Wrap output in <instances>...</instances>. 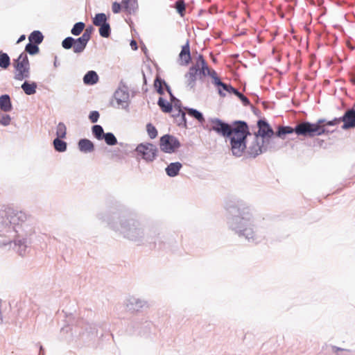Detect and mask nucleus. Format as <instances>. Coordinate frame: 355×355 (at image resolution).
I'll return each instance as SVG.
<instances>
[{
  "mask_svg": "<svg viewBox=\"0 0 355 355\" xmlns=\"http://www.w3.org/2000/svg\"><path fill=\"white\" fill-rule=\"evenodd\" d=\"M270 148L271 146L270 144L268 143V141L263 140L260 136L254 135L249 146L248 153L250 155L256 157Z\"/></svg>",
  "mask_w": 355,
  "mask_h": 355,
  "instance_id": "obj_5",
  "label": "nucleus"
},
{
  "mask_svg": "<svg viewBox=\"0 0 355 355\" xmlns=\"http://www.w3.org/2000/svg\"><path fill=\"white\" fill-rule=\"evenodd\" d=\"M258 127L259 130L257 133L255 134V136H260L263 140H267L268 143L270 144L274 135L273 130L266 121L262 120L258 121Z\"/></svg>",
  "mask_w": 355,
  "mask_h": 355,
  "instance_id": "obj_12",
  "label": "nucleus"
},
{
  "mask_svg": "<svg viewBox=\"0 0 355 355\" xmlns=\"http://www.w3.org/2000/svg\"><path fill=\"white\" fill-rule=\"evenodd\" d=\"M155 87L156 88H157V92L158 93H159L160 94H162L164 93V90H163V88L162 87V81L159 80V79H157L155 81Z\"/></svg>",
  "mask_w": 355,
  "mask_h": 355,
  "instance_id": "obj_46",
  "label": "nucleus"
},
{
  "mask_svg": "<svg viewBox=\"0 0 355 355\" xmlns=\"http://www.w3.org/2000/svg\"><path fill=\"white\" fill-rule=\"evenodd\" d=\"M6 245H9V248L12 247L21 256H24L26 253L27 245L25 241L19 240L17 243L12 241L11 244H7Z\"/></svg>",
  "mask_w": 355,
  "mask_h": 355,
  "instance_id": "obj_20",
  "label": "nucleus"
},
{
  "mask_svg": "<svg viewBox=\"0 0 355 355\" xmlns=\"http://www.w3.org/2000/svg\"><path fill=\"white\" fill-rule=\"evenodd\" d=\"M341 119L343 122V129L355 128V110L352 109L347 111Z\"/></svg>",
  "mask_w": 355,
  "mask_h": 355,
  "instance_id": "obj_14",
  "label": "nucleus"
},
{
  "mask_svg": "<svg viewBox=\"0 0 355 355\" xmlns=\"http://www.w3.org/2000/svg\"><path fill=\"white\" fill-rule=\"evenodd\" d=\"M294 131L298 135L313 137L315 135H322L324 132V129L323 127L318 124L306 122L297 125L295 129L288 126L280 127L278 130L277 135L279 137H282L284 135L292 133Z\"/></svg>",
  "mask_w": 355,
  "mask_h": 355,
  "instance_id": "obj_3",
  "label": "nucleus"
},
{
  "mask_svg": "<svg viewBox=\"0 0 355 355\" xmlns=\"http://www.w3.org/2000/svg\"><path fill=\"white\" fill-rule=\"evenodd\" d=\"M160 149L166 153H174L180 146L177 138L169 135H165L160 138Z\"/></svg>",
  "mask_w": 355,
  "mask_h": 355,
  "instance_id": "obj_8",
  "label": "nucleus"
},
{
  "mask_svg": "<svg viewBox=\"0 0 355 355\" xmlns=\"http://www.w3.org/2000/svg\"><path fill=\"white\" fill-rule=\"evenodd\" d=\"M0 108L4 112H10L12 110V104L8 95L4 94L0 96Z\"/></svg>",
  "mask_w": 355,
  "mask_h": 355,
  "instance_id": "obj_25",
  "label": "nucleus"
},
{
  "mask_svg": "<svg viewBox=\"0 0 355 355\" xmlns=\"http://www.w3.org/2000/svg\"><path fill=\"white\" fill-rule=\"evenodd\" d=\"M181 168H182V164L180 162L171 163L166 167V172L168 176L175 177L178 174Z\"/></svg>",
  "mask_w": 355,
  "mask_h": 355,
  "instance_id": "obj_23",
  "label": "nucleus"
},
{
  "mask_svg": "<svg viewBox=\"0 0 355 355\" xmlns=\"http://www.w3.org/2000/svg\"><path fill=\"white\" fill-rule=\"evenodd\" d=\"M25 38H26V36L24 35H21L20 37L18 39L17 43H20L21 42L24 40Z\"/></svg>",
  "mask_w": 355,
  "mask_h": 355,
  "instance_id": "obj_50",
  "label": "nucleus"
},
{
  "mask_svg": "<svg viewBox=\"0 0 355 355\" xmlns=\"http://www.w3.org/2000/svg\"><path fill=\"white\" fill-rule=\"evenodd\" d=\"M337 355H350V352L347 350L340 349L338 352Z\"/></svg>",
  "mask_w": 355,
  "mask_h": 355,
  "instance_id": "obj_48",
  "label": "nucleus"
},
{
  "mask_svg": "<svg viewBox=\"0 0 355 355\" xmlns=\"http://www.w3.org/2000/svg\"><path fill=\"white\" fill-rule=\"evenodd\" d=\"M175 8L178 13H180L182 16V12L185 9L184 3L183 1H178L175 3Z\"/></svg>",
  "mask_w": 355,
  "mask_h": 355,
  "instance_id": "obj_42",
  "label": "nucleus"
},
{
  "mask_svg": "<svg viewBox=\"0 0 355 355\" xmlns=\"http://www.w3.org/2000/svg\"><path fill=\"white\" fill-rule=\"evenodd\" d=\"M158 105L164 112H170L172 110V105L166 100L160 97L157 102Z\"/></svg>",
  "mask_w": 355,
  "mask_h": 355,
  "instance_id": "obj_31",
  "label": "nucleus"
},
{
  "mask_svg": "<svg viewBox=\"0 0 355 355\" xmlns=\"http://www.w3.org/2000/svg\"><path fill=\"white\" fill-rule=\"evenodd\" d=\"M11 119L8 114H0V123L3 125H8L10 124Z\"/></svg>",
  "mask_w": 355,
  "mask_h": 355,
  "instance_id": "obj_41",
  "label": "nucleus"
},
{
  "mask_svg": "<svg viewBox=\"0 0 355 355\" xmlns=\"http://www.w3.org/2000/svg\"><path fill=\"white\" fill-rule=\"evenodd\" d=\"M207 128L209 130H213L223 136H230L233 131V128L230 125L217 118L209 119Z\"/></svg>",
  "mask_w": 355,
  "mask_h": 355,
  "instance_id": "obj_6",
  "label": "nucleus"
},
{
  "mask_svg": "<svg viewBox=\"0 0 355 355\" xmlns=\"http://www.w3.org/2000/svg\"><path fill=\"white\" fill-rule=\"evenodd\" d=\"M10 64V59L8 55L0 51V67L2 69H7Z\"/></svg>",
  "mask_w": 355,
  "mask_h": 355,
  "instance_id": "obj_32",
  "label": "nucleus"
},
{
  "mask_svg": "<svg viewBox=\"0 0 355 355\" xmlns=\"http://www.w3.org/2000/svg\"><path fill=\"white\" fill-rule=\"evenodd\" d=\"M89 118L92 123H96L98 120L99 113L97 111H92L90 112Z\"/></svg>",
  "mask_w": 355,
  "mask_h": 355,
  "instance_id": "obj_44",
  "label": "nucleus"
},
{
  "mask_svg": "<svg viewBox=\"0 0 355 355\" xmlns=\"http://www.w3.org/2000/svg\"><path fill=\"white\" fill-rule=\"evenodd\" d=\"M98 80V76L94 71H88L83 78V82L85 85H92Z\"/></svg>",
  "mask_w": 355,
  "mask_h": 355,
  "instance_id": "obj_24",
  "label": "nucleus"
},
{
  "mask_svg": "<svg viewBox=\"0 0 355 355\" xmlns=\"http://www.w3.org/2000/svg\"><path fill=\"white\" fill-rule=\"evenodd\" d=\"M136 151L145 161L153 162L157 156V149L153 144L146 143L138 145Z\"/></svg>",
  "mask_w": 355,
  "mask_h": 355,
  "instance_id": "obj_7",
  "label": "nucleus"
},
{
  "mask_svg": "<svg viewBox=\"0 0 355 355\" xmlns=\"http://www.w3.org/2000/svg\"><path fill=\"white\" fill-rule=\"evenodd\" d=\"M25 50L31 55H35L39 52L38 46L35 44H33L31 42L26 46Z\"/></svg>",
  "mask_w": 355,
  "mask_h": 355,
  "instance_id": "obj_39",
  "label": "nucleus"
},
{
  "mask_svg": "<svg viewBox=\"0 0 355 355\" xmlns=\"http://www.w3.org/2000/svg\"><path fill=\"white\" fill-rule=\"evenodd\" d=\"M146 129L148 132V136L151 139H155L157 135V131L155 126H153L151 123H148L146 125Z\"/></svg>",
  "mask_w": 355,
  "mask_h": 355,
  "instance_id": "obj_40",
  "label": "nucleus"
},
{
  "mask_svg": "<svg viewBox=\"0 0 355 355\" xmlns=\"http://www.w3.org/2000/svg\"><path fill=\"white\" fill-rule=\"evenodd\" d=\"M248 223V218H245L244 217H236L232 219L231 225L233 229L242 232V234L244 235L248 241H250L253 239L252 230L250 228L242 229Z\"/></svg>",
  "mask_w": 355,
  "mask_h": 355,
  "instance_id": "obj_10",
  "label": "nucleus"
},
{
  "mask_svg": "<svg viewBox=\"0 0 355 355\" xmlns=\"http://www.w3.org/2000/svg\"><path fill=\"white\" fill-rule=\"evenodd\" d=\"M193 67L197 68L200 78H201L202 77H205L206 76H209L213 78L214 81L215 80V78L217 77L216 72L214 70H212L209 68L202 55H199L198 56L196 62L193 65Z\"/></svg>",
  "mask_w": 355,
  "mask_h": 355,
  "instance_id": "obj_9",
  "label": "nucleus"
},
{
  "mask_svg": "<svg viewBox=\"0 0 355 355\" xmlns=\"http://www.w3.org/2000/svg\"><path fill=\"white\" fill-rule=\"evenodd\" d=\"M198 78H199V74L197 68L193 66L190 67L189 72L185 75L187 86L193 89Z\"/></svg>",
  "mask_w": 355,
  "mask_h": 355,
  "instance_id": "obj_16",
  "label": "nucleus"
},
{
  "mask_svg": "<svg viewBox=\"0 0 355 355\" xmlns=\"http://www.w3.org/2000/svg\"><path fill=\"white\" fill-rule=\"evenodd\" d=\"M130 46L132 49L136 50L137 49V42L135 40H132L130 42Z\"/></svg>",
  "mask_w": 355,
  "mask_h": 355,
  "instance_id": "obj_49",
  "label": "nucleus"
},
{
  "mask_svg": "<svg viewBox=\"0 0 355 355\" xmlns=\"http://www.w3.org/2000/svg\"><path fill=\"white\" fill-rule=\"evenodd\" d=\"M187 110L190 116L196 119L199 122L203 123L205 121V119L202 113L199 111L192 108L187 109Z\"/></svg>",
  "mask_w": 355,
  "mask_h": 355,
  "instance_id": "obj_34",
  "label": "nucleus"
},
{
  "mask_svg": "<svg viewBox=\"0 0 355 355\" xmlns=\"http://www.w3.org/2000/svg\"><path fill=\"white\" fill-rule=\"evenodd\" d=\"M78 148L83 153H91L94 150V146L90 140L83 139L78 142Z\"/></svg>",
  "mask_w": 355,
  "mask_h": 355,
  "instance_id": "obj_21",
  "label": "nucleus"
},
{
  "mask_svg": "<svg viewBox=\"0 0 355 355\" xmlns=\"http://www.w3.org/2000/svg\"><path fill=\"white\" fill-rule=\"evenodd\" d=\"M85 28V24L83 22L76 23L72 28L71 32L73 35H79Z\"/></svg>",
  "mask_w": 355,
  "mask_h": 355,
  "instance_id": "obj_37",
  "label": "nucleus"
},
{
  "mask_svg": "<svg viewBox=\"0 0 355 355\" xmlns=\"http://www.w3.org/2000/svg\"><path fill=\"white\" fill-rule=\"evenodd\" d=\"M53 146L58 152H64L67 150V143L61 138H56L53 140Z\"/></svg>",
  "mask_w": 355,
  "mask_h": 355,
  "instance_id": "obj_30",
  "label": "nucleus"
},
{
  "mask_svg": "<svg viewBox=\"0 0 355 355\" xmlns=\"http://www.w3.org/2000/svg\"><path fill=\"white\" fill-rule=\"evenodd\" d=\"M125 306L129 311H138L147 306L146 301L134 296L129 297L125 301Z\"/></svg>",
  "mask_w": 355,
  "mask_h": 355,
  "instance_id": "obj_13",
  "label": "nucleus"
},
{
  "mask_svg": "<svg viewBox=\"0 0 355 355\" xmlns=\"http://www.w3.org/2000/svg\"><path fill=\"white\" fill-rule=\"evenodd\" d=\"M26 219V214L22 211L15 214L11 209L0 210V233L7 238L5 241H0V245L11 244L12 239L17 235L15 226L18 221H24Z\"/></svg>",
  "mask_w": 355,
  "mask_h": 355,
  "instance_id": "obj_1",
  "label": "nucleus"
},
{
  "mask_svg": "<svg viewBox=\"0 0 355 355\" xmlns=\"http://www.w3.org/2000/svg\"><path fill=\"white\" fill-rule=\"evenodd\" d=\"M340 121H342L341 117L338 119H334L332 121L327 122V125H336L338 124Z\"/></svg>",
  "mask_w": 355,
  "mask_h": 355,
  "instance_id": "obj_47",
  "label": "nucleus"
},
{
  "mask_svg": "<svg viewBox=\"0 0 355 355\" xmlns=\"http://www.w3.org/2000/svg\"><path fill=\"white\" fill-rule=\"evenodd\" d=\"M121 8H123L122 4H120L118 2H114L112 3V12L115 14L119 13L121 11Z\"/></svg>",
  "mask_w": 355,
  "mask_h": 355,
  "instance_id": "obj_45",
  "label": "nucleus"
},
{
  "mask_svg": "<svg viewBox=\"0 0 355 355\" xmlns=\"http://www.w3.org/2000/svg\"><path fill=\"white\" fill-rule=\"evenodd\" d=\"M103 139L109 146H114L117 144V139L112 132L105 133L103 136Z\"/></svg>",
  "mask_w": 355,
  "mask_h": 355,
  "instance_id": "obj_35",
  "label": "nucleus"
},
{
  "mask_svg": "<svg viewBox=\"0 0 355 355\" xmlns=\"http://www.w3.org/2000/svg\"><path fill=\"white\" fill-rule=\"evenodd\" d=\"M123 10L129 15H135L139 8L137 0H122Z\"/></svg>",
  "mask_w": 355,
  "mask_h": 355,
  "instance_id": "obj_18",
  "label": "nucleus"
},
{
  "mask_svg": "<svg viewBox=\"0 0 355 355\" xmlns=\"http://www.w3.org/2000/svg\"><path fill=\"white\" fill-rule=\"evenodd\" d=\"M107 19L105 14L98 13L93 19V24L96 26H101L107 23Z\"/></svg>",
  "mask_w": 355,
  "mask_h": 355,
  "instance_id": "obj_29",
  "label": "nucleus"
},
{
  "mask_svg": "<svg viewBox=\"0 0 355 355\" xmlns=\"http://www.w3.org/2000/svg\"><path fill=\"white\" fill-rule=\"evenodd\" d=\"M179 58L180 60V64L187 65L191 60V53L189 41L182 46V50L180 53Z\"/></svg>",
  "mask_w": 355,
  "mask_h": 355,
  "instance_id": "obj_19",
  "label": "nucleus"
},
{
  "mask_svg": "<svg viewBox=\"0 0 355 355\" xmlns=\"http://www.w3.org/2000/svg\"><path fill=\"white\" fill-rule=\"evenodd\" d=\"M74 42H75V39H73L71 37H68L62 41V47L65 49H69L71 47L73 48Z\"/></svg>",
  "mask_w": 355,
  "mask_h": 355,
  "instance_id": "obj_38",
  "label": "nucleus"
},
{
  "mask_svg": "<svg viewBox=\"0 0 355 355\" xmlns=\"http://www.w3.org/2000/svg\"><path fill=\"white\" fill-rule=\"evenodd\" d=\"M248 126L244 122H239L233 128L231 136V149L234 155L241 157L246 148L245 138L247 137Z\"/></svg>",
  "mask_w": 355,
  "mask_h": 355,
  "instance_id": "obj_2",
  "label": "nucleus"
},
{
  "mask_svg": "<svg viewBox=\"0 0 355 355\" xmlns=\"http://www.w3.org/2000/svg\"><path fill=\"white\" fill-rule=\"evenodd\" d=\"M164 86L166 87V89L167 90V92H168V94H170L171 96V101H173V107L175 110H176L178 112V115H180L182 120H184L185 119V112H183L181 108H180V102L179 100L176 99L173 96V94H171V92L170 90V88L168 87V86H167L166 85L165 83H164Z\"/></svg>",
  "mask_w": 355,
  "mask_h": 355,
  "instance_id": "obj_22",
  "label": "nucleus"
},
{
  "mask_svg": "<svg viewBox=\"0 0 355 355\" xmlns=\"http://www.w3.org/2000/svg\"><path fill=\"white\" fill-rule=\"evenodd\" d=\"M214 83L218 87V93L220 96H225L226 94H232L236 92V89L231 85L225 84L220 81L219 78L217 76L214 80Z\"/></svg>",
  "mask_w": 355,
  "mask_h": 355,
  "instance_id": "obj_15",
  "label": "nucleus"
},
{
  "mask_svg": "<svg viewBox=\"0 0 355 355\" xmlns=\"http://www.w3.org/2000/svg\"><path fill=\"white\" fill-rule=\"evenodd\" d=\"M114 98L119 106L124 107L128 105L129 94L123 89H118L114 93Z\"/></svg>",
  "mask_w": 355,
  "mask_h": 355,
  "instance_id": "obj_17",
  "label": "nucleus"
},
{
  "mask_svg": "<svg viewBox=\"0 0 355 355\" xmlns=\"http://www.w3.org/2000/svg\"><path fill=\"white\" fill-rule=\"evenodd\" d=\"M67 135V128L63 123H59L56 128L57 138L64 139Z\"/></svg>",
  "mask_w": 355,
  "mask_h": 355,
  "instance_id": "obj_33",
  "label": "nucleus"
},
{
  "mask_svg": "<svg viewBox=\"0 0 355 355\" xmlns=\"http://www.w3.org/2000/svg\"><path fill=\"white\" fill-rule=\"evenodd\" d=\"M99 33L101 36L103 37H109L110 34V26L107 22L100 26Z\"/></svg>",
  "mask_w": 355,
  "mask_h": 355,
  "instance_id": "obj_36",
  "label": "nucleus"
},
{
  "mask_svg": "<svg viewBox=\"0 0 355 355\" xmlns=\"http://www.w3.org/2000/svg\"><path fill=\"white\" fill-rule=\"evenodd\" d=\"M234 94H236L241 99V101L243 102V103L245 105H248L250 103L249 100L248 99V98L245 97L242 94H241L236 89V92H234Z\"/></svg>",
  "mask_w": 355,
  "mask_h": 355,
  "instance_id": "obj_43",
  "label": "nucleus"
},
{
  "mask_svg": "<svg viewBox=\"0 0 355 355\" xmlns=\"http://www.w3.org/2000/svg\"><path fill=\"white\" fill-rule=\"evenodd\" d=\"M15 68L14 78L17 80H23L30 77V63L28 55L26 53H22L13 61Z\"/></svg>",
  "mask_w": 355,
  "mask_h": 355,
  "instance_id": "obj_4",
  "label": "nucleus"
},
{
  "mask_svg": "<svg viewBox=\"0 0 355 355\" xmlns=\"http://www.w3.org/2000/svg\"><path fill=\"white\" fill-rule=\"evenodd\" d=\"M92 134L98 140H103V136L105 133H104L103 129L100 125H95L92 127Z\"/></svg>",
  "mask_w": 355,
  "mask_h": 355,
  "instance_id": "obj_28",
  "label": "nucleus"
},
{
  "mask_svg": "<svg viewBox=\"0 0 355 355\" xmlns=\"http://www.w3.org/2000/svg\"><path fill=\"white\" fill-rule=\"evenodd\" d=\"M92 30L87 28L81 37L75 40L73 43V52L76 53H81L85 49L87 42L91 37Z\"/></svg>",
  "mask_w": 355,
  "mask_h": 355,
  "instance_id": "obj_11",
  "label": "nucleus"
},
{
  "mask_svg": "<svg viewBox=\"0 0 355 355\" xmlns=\"http://www.w3.org/2000/svg\"><path fill=\"white\" fill-rule=\"evenodd\" d=\"M37 83L35 82L29 83L27 81H25L21 85V89L24 92V93L27 95H33L36 93V89H37Z\"/></svg>",
  "mask_w": 355,
  "mask_h": 355,
  "instance_id": "obj_26",
  "label": "nucleus"
},
{
  "mask_svg": "<svg viewBox=\"0 0 355 355\" xmlns=\"http://www.w3.org/2000/svg\"><path fill=\"white\" fill-rule=\"evenodd\" d=\"M57 64H58V62H56V61H55V62H54V66H55V67H57Z\"/></svg>",
  "mask_w": 355,
  "mask_h": 355,
  "instance_id": "obj_52",
  "label": "nucleus"
},
{
  "mask_svg": "<svg viewBox=\"0 0 355 355\" xmlns=\"http://www.w3.org/2000/svg\"><path fill=\"white\" fill-rule=\"evenodd\" d=\"M30 42L40 44L43 40V35L39 31H34L28 37Z\"/></svg>",
  "mask_w": 355,
  "mask_h": 355,
  "instance_id": "obj_27",
  "label": "nucleus"
},
{
  "mask_svg": "<svg viewBox=\"0 0 355 355\" xmlns=\"http://www.w3.org/2000/svg\"><path fill=\"white\" fill-rule=\"evenodd\" d=\"M127 236H128V238L131 239H133V238H132V237H131L129 234H127Z\"/></svg>",
  "mask_w": 355,
  "mask_h": 355,
  "instance_id": "obj_51",
  "label": "nucleus"
}]
</instances>
